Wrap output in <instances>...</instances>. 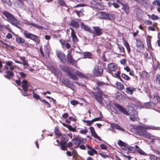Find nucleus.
Wrapping results in <instances>:
<instances>
[{"instance_id":"obj_8","label":"nucleus","mask_w":160,"mask_h":160,"mask_svg":"<svg viewBox=\"0 0 160 160\" xmlns=\"http://www.w3.org/2000/svg\"><path fill=\"white\" fill-rule=\"evenodd\" d=\"M92 28L93 31H92V32L93 34L97 36H100L102 34V30L100 28L98 27H93Z\"/></svg>"},{"instance_id":"obj_49","label":"nucleus","mask_w":160,"mask_h":160,"mask_svg":"<svg viewBox=\"0 0 160 160\" xmlns=\"http://www.w3.org/2000/svg\"><path fill=\"white\" fill-rule=\"evenodd\" d=\"M120 72L119 71H118L117 72L115 73V75L122 82H123V81L121 77H120Z\"/></svg>"},{"instance_id":"obj_19","label":"nucleus","mask_w":160,"mask_h":160,"mask_svg":"<svg viewBox=\"0 0 160 160\" xmlns=\"http://www.w3.org/2000/svg\"><path fill=\"white\" fill-rule=\"evenodd\" d=\"M135 88L131 87H127L126 88V92L128 94L131 95L135 91Z\"/></svg>"},{"instance_id":"obj_20","label":"nucleus","mask_w":160,"mask_h":160,"mask_svg":"<svg viewBox=\"0 0 160 160\" xmlns=\"http://www.w3.org/2000/svg\"><path fill=\"white\" fill-rule=\"evenodd\" d=\"M81 28L86 31H88L90 32H92V29L88 25H85L83 23H81Z\"/></svg>"},{"instance_id":"obj_11","label":"nucleus","mask_w":160,"mask_h":160,"mask_svg":"<svg viewBox=\"0 0 160 160\" xmlns=\"http://www.w3.org/2000/svg\"><path fill=\"white\" fill-rule=\"evenodd\" d=\"M24 23L25 24H26L30 26L31 25L33 27L37 28L39 29H43V27L42 26H40L38 25L35 23L32 22H30L26 20H25L24 22Z\"/></svg>"},{"instance_id":"obj_24","label":"nucleus","mask_w":160,"mask_h":160,"mask_svg":"<svg viewBox=\"0 0 160 160\" xmlns=\"http://www.w3.org/2000/svg\"><path fill=\"white\" fill-rule=\"evenodd\" d=\"M62 82L66 86H68L69 87H70V86L73 85L72 84H71L70 82V81L66 78H64Z\"/></svg>"},{"instance_id":"obj_38","label":"nucleus","mask_w":160,"mask_h":160,"mask_svg":"<svg viewBox=\"0 0 160 160\" xmlns=\"http://www.w3.org/2000/svg\"><path fill=\"white\" fill-rule=\"evenodd\" d=\"M154 99L160 104V97L157 94L154 95Z\"/></svg>"},{"instance_id":"obj_62","label":"nucleus","mask_w":160,"mask_h":160,"mask_svg":"<svg viewBox=\"0 0 160 160\" xmlns=\"http://www.w3.org/2000/svg\"><path fill=\"white\" fill-rule=\"evenodd\" d=\"M88 132V130L87 129H85L83 130H81L79 131V132L82 134H86Z\"/></svg>"},{"instance_id":"obj_54","label":"nucleus","mask_w":160,"mask_h":160,"mask_svg":"<svg viewBox=\"0 0 160 160\" xmlns=\"http://www.w3.org/2000/svg\"><path fill=\"white\" fill-rule=\"evenodd\" d=\"M58 2L62 6L65 7L66 6V4L64 2L63 0H58Z\"/></svg>"},{"instance_id":"obj_1","label":"nucleus","mask_w":160,"mask_h":160,"mask_svg":"<svg viewBox=\"0 0 160 160\" xmlns=\"http://www.w3.org/2000/svg\"><path fill=\"white\" fill-rule=\"evenodd\" d=\"M146 130H160V127H156L152 125H143L137 126L135 128L136 133L140 136H142L148 139H151V142H154L156 140H158V138L153 136L151 134L147 132Z\"/></svg>"},{"instance_id":"obj_3","label":"nucleus","mask_w":160,"mask_h":160,"mask_svg":"<svg viewBox=\"0 0 160 160\" xmlns=\"http://www.w3.org/2000/svg\"><path fill=\"white\" fill-rule=\"evenodd\" d=\"M114 105L120 111L125 115H130L131 116H138V114L136 111L132 107H130V109L131 110V112H129V113L124 108L119 104L116 103L114 104Z\"/></svg>"},{"instance_id":"obj_7","label":"nucleus","mask_w":160,"mask_h":160,"mask_svg":"<svg viewBox=\"0 0 160 160\" xmlns=\"http://www.w3.org/2000/svg\"><path fill=\"white\" fill-rule=\"evenodd\" d=\"M103 72V69L98 65H95L92 70L93 74L97 77H98L102 75Z\"/></svg>"},{"instance_id":"obj_29","label":"nucleus","mask_w":160,"mask_h":160,"mask_svg":"<svg viewBox=\"0 0 160 160\" xmlns=\"http://www.w3.org/2000/svg\"><path fill=\"white\" fill-rule=\"evenodd\" d=\"M136 45L137 47H140L142 48H143L144 44L140 40H138L136 41Z\"/></svg>"},{"instance_id":"obj_61","label":"nucleus","mask_w":160,"mask_h":160,"mask_svg":"<svg viewBox=\"0 0 160 160\" xmlns=\"http://www.w3.org/2000/svg\"><path fill=\"white\" fill-rule=\"evenodd\" d=\"M54 132L56 135L58 136H60L59 131L58 129V128H56L54 130Z\"/></svg>"},{"instance_id":"obj_28","label":"nucleus","mask_w":160,"mask_h":160,"mask_svg":"<svg viewBox=\"0 0 160 160\" xmlns=\"http://www.w3.org/2000/svg\"><path fill=\"white\" fill-rule=\"evenodd\" d=\"M59 67L63 71L67 72V73H68V72H69L70 71L67 67H65L62 65H60Z\"/></svg>"},{"instance_id":"obj_48","label":"nucleus","mask_w":160,"mask_h":160,"mask_svg":"<svg viewBox=\"0 0 160 160\" xmlns=\"http://www.w3.org/2000/svg\"><path fill=\"white\" fill-rule=\"evenodd\" d=\"M76 74L78 76L81 78H84L85 77L84 75H83L81 72L77 71L76 73Z\"/></svg>"},{"instance_id":"obj_23","label":"nucleus","mask_w":160,"mask_h":160,"mask_svg":"<svg viewBox=\"0 0 160 160\" xmlns=\"http://www.w3.org/2000/svg\"><path fill=\"white\" fill-rule=\"evenodd\" d=\"M135 146L136 148L137 149V151L138 153L142 155L145 156L147 155V154L142 150L140 148H139L138 146L136 145Z\"/></svg>"},{"instance_id":"obj_14","label":"nucleus","mask_w":160,"mask_h":160,"mask_svg":"<svg viewBox=\"0 0 160 160\" xmlns=\"http://www.w3.org/2000/svg\"><path fill=\"white\" fill-rule=\"evenodd\" d=\"M22 84L21 85V87L22 88L23 90L24 91H27L29 87V85L27 81L23 80L22 82Z\"/></svg>"},{"instance_id":"obj_39","label":"nucleus","mask_w":160,"mask_h":160,"mask_svg":"<svg viewBox=\"0 0 160 160\" xmlns=\"http://www.w3.org/2000/svg\"><path fill=\"white\" fill-rule=\"evenodd\" d=\"M6 73L9 75L10 77H12L14 76V74L12 71L5 70Z\"/></svg>"},{"instance_id":"obj_55","label":"nucleus","mask_w":160,"mask_h":160,"mask_svg":"<svg viewBox=\"0 0 160 160\" xmlns=\"http://www.w3.org/2000/svg\"><path fill=\"white\" fill-rule=\"evenodd\" d=\"M136 148L135 147H131L129 146H128V150L132 151V152H135V151Z\"/></svg>"},{"instance_id":"obj_2","label":"nucleus","mask_w":160,"mask_h":160,"mask_svg":"<svg viewBox=\"0 0 160 160\" xmlns=\"http://www.w3.org/2000/svg\"><path fill=\"white\" fill-rule=\"evenodd\" d=\"M2 14L6 18L7 21L18 28L19 29L21 28L20 27L18 26L20 23L19 21L16 19L12 14L5 10L2 12Z\"/></svg>"},{"instance_id":"obj_56","label":"nucleus","mask_w":160,"mask_h":160,"mask_svg":"<svg viewBox=\"0 0 160 160\" xmlns=\"http://www.w3.org/2000/svg\"><path fill=\"white\" fill-rule=\"evenodd\" d=\"M33 97L36 99L38 100L40 99V97L38 95L35 93L34 92H33Z\"/></svg>"},{"instance_id":"obj_44","label":"nucleus","mask_w":160,"mask_h":160,"mask_svg":"<svg viewBox=\"0 0 160 160\" xmlns=\"http://www.w3.org/2000/svg\"><path fill=\"white\" fill-rule=\"evenodd\" d=\"M100 115L99 117L96 118H95L92 119L93 122L95 121L100 120L101 118H102V114L101 112H100Z\"/></svg>"},{"instance_id":"obj_41","label":"nucleus","mask_w":160,"mask_h":160,"mask_svg":"<svg viewBox=\"0 0 160 160\" xmlns=\"http://www.w3.org/2000/svg\"><path fill=\"white\" fill-rule=\"evenodd\" d=\"M64 126L66 127H67L70 130H71L73 132H74L76 130V129L72 127L71 125L69 126L68 125L65 124Z\"/></svg>"},{"instance_id":"obj_64","label":"nucleus","mask_w":160,"mask_h":160,"mask_svg":"<svg viewBox=\"0 0 160 160\" xmlns=\"http://www.w3.org/2000/svg\"><path fill=\"white\" fill-rule=\"evenodd\" d=\"M158 39L157 40V42L158 44V45L159 46H160V33H158Z\"/></svg>"},{"instance_id":"obj_9","label":"nucleus","mask_w":160,"mask_h":160,"mask_svg":"<svg viewBox=\"0 0 160 160\" xmlns=\"http://www.w3.org/2000/svg\"><path fill=\"white\" fill-rule=\"evenodd\" d=\"M12 61H8L5 63L6 64L4 66V69L5 70L12 71L15 68V66L12 65Z\"/></svg>"},{"instance_id":"obj_12","label":"nucleus","mask_w":160,"mask_h":160,"mask_svg":"<svg viewBox=\"0 0 160 160\" xmlns=\"http://www.w3.org/2000/svg\"><path fill=\"white\" fill-rule=\"evenodd\" d=\"M77 52L81 55V58H90L92 56V54L89 52H82L77 51Z\"/></svg>"},{"instance_id":"obj_30","label":"nucleus","mask_w":160,"mask_h":160,"mask_svg":"<svg viewBox=\"0 0 160 160\" xmlns=\"http://www.w3.org/2000/svg\"><path fill=\"white\" fill-rule=\"evenodd\" d=\"M17 42L19 44L23 43L25 42V40L21 38L18 37L16 38Z\"/></svg>"},{"instance_id":"obj_51","label":"nucleus","mask_w":160,"mask_h":160,"mask_svg":"<svg viewBox=\"0 0 160 160\" xmlns=\"http://www.w3.org/2000/svg\"><path fill=\"white\" fill-rule=\"evenodd\" d=\"M138 116L129 117V119L131 121L134 122L137 120Z\"/></svg>"},{"instance_id":"obj_6","label":"nucleus","mask_w":160,"mask_h":160,"mask_svg":"<svg viewBox=\"0 0 160 160\" xmlns=\"http://www.w3.org/2000/svg\"><path fill=\"white\" fill-rule=\"evenodd\" d=\"M23 34L27 38L30 39L34 41L38 42V38L37 36L32 34L27 30L24 31Z\"/></svg>"},{"instance_id":"obj_53","label":"nucleus","mask_w":160,"mask_h":160,"mask_svg":"<svg viewBox=\"0 0 160 160\" xmlns=\"http://www.w3.org/2000/svg\"><path fill=\"white\" fill-rule=\"evenodd\" d=\"M151 18L152 20H157L159 19V18L157 15H155L154 14H152L151 15Z\"/></svg>"},{"instance_id":"obj_25","label":"nucleus","mask_w":160,"mask_h":160,"mask_svg":"<svg viewBox=\"0 0 160 160\" xmlns=\"http://www.w3.org/2000/svg\"><path fill=\"white\" fill-rule=\"evenodd\" d=\"M68 74L70 78L73 80H76L78 78V76H77L75 74L71 72L70 71L68 72Z\"/></svg>"},{"instance_id":"obj_21","label":"nucleus","mask_w":160,"mask_h":160,"mask_svg":"<svg viewBox=\"0 0 160 160\" xmlns=\"http://www.w3.org/2000/svg\"><path fill=\"white\" fill-rule=\"evenodd\" d=\"M115 17L113 14L107 12L105 19L112 20L114 19Z\"/></svg>"},{"instance_id":"obj_60","label":"nucleus","mask_w":160,"mask_h":160,"mask_svg":"<svg viewBox=\"0 0 160 160\" xmlns=\"http://www.w3.org/2000/svg\"><path fill=\"white\" fill-rule=\"evenodd\" d=\"M60 147L61 149L63 150H66L67 148V146L66 144H60Z\"/></svg>"},{"instance_id":"obj_50","label":"nucleus","mask_w":160,"mask_h":160,"mask_svg":"<svg viewBox=\"0 0 160 160\" xmlns=\"http://www.w3.org/2000/svg\"><path fill=\"white\" fill-rule=\"evenodd\" d=\"M2 2L9 6L11 5V2L10 0H2Z\"/></svg>"},{"instance_id":"obj_32","label":"nucleus","mask_w":160,"mask_h":160,"mask_svg":"<svg viewBox=\"0 0 160 160\" xmlns=\"http://www.w3.org/2000/svg\"><path fill=\"white\" fill-rule=\"evenodd\" d=\"M124 45L126 47L128 53H129L130 52L131 49L129 43L125 41L124 42Z\"/></svg>"},{"instance_id":"obj_16","label":"nucleus","mask_w":160,"mask_h":160,"mask_svg":"<svg viewBox=\"0 0 160 160\" xmlns=\"http://www.w3.org/2000/svg\"><path fill=\"white\" fill-rule=\"evenodd\" d=\"M89 129L92 135L95 138H97L100 140H101L100 138L98 135L96 133L93 127H91L89 128Z\"/></svg>"},{"instance_id":"obj_36","label":"nucleus","mask_w":160,"mask_h":160,"mask_svg":"<svg viewBox=\"0 0 160 160\" xmlns=\"http://www.w3.org/2000/svg\"><path fill=\"white\" fill-rule=\"evenodd\" d=\"M116 85L118 88L120 90H122L124 88V85L120 82H117Z\"/></svg>"},{"instance_id":"obj_45","label":"nucleus","mask_w":160,"mask_h":160,"mask_svg":"<svg viewBox=\"0 0 160 160\" xmlns=\"http://www.w3.org/2000/svg\"><path fill=\"white\" fill-rule=\"evenodd\" d=\"M83 122H86L87 124V126H90L93 123V122L92 120H83Z\"/></svg>"},{"instance_id":"obj_63","label":"nucleus","mask_w":160,"mask_h":160,"mask_svg":"<svg viewBox=\"0 0 160 160\" xmlns=\"http://www.w3.org/2000/svg\"><path fill=\"white\" fill-rule=\"evenodd\" d=\"M156 158V156L153 155H151L149 158V159L151 160H155V159Z\"/></svg>"},{"instance_id":"obj_59","label":"nucleus","mask_w":160,"mask_h":160,"mask_svg":"<svg viewBox=\"0 0 160 160\" xmlns=\"http://www.w3.org/2000/svg\"><path fill=\"white\" fill-rule=\"evenodd\" d=\"M70 103L73 105H75L78 104V102L77 101L74 100H72L70 102Z\"/></svg>"},{"instance_id":"obj_31","label":"nucleus","mask_w":160,"mask_h":160,"mask_svg":"<svg viewBox=\"0 0 160 160\" xmlns=\"http://www.w3.org/2000/svg\"><path fill=\"white\" fill-rule=\"evenodd\" d=\"M88 153L90 155H93L94 153L97 154V151L94 149L92 148L88 151Z\"/></svg>"},{"instance_id":"obj_17","label":"nucleus","mask_w":160,"mask_h":160,"mask_svg":"<svg viewBox=\"0 0 160 160\" xmlns=\"http://www.w3.org/2000/svg\"><path fill=\"white\" fill-rule=\"evenodd\" d=\"M70 29L71 30V34L73 41L74 42H77L78 41V40L75 34V33L74 29L73 28H70Z\"/></svg>"},{"instance_id":"obj_40","label":"nucleus","mask_w":160,"mask_h":160,"mask_svg":"<svg viewBox=\"0 0 160 160\" xmlns=\"http://www.w3.org/2000/svg\"><path fill=\"white\" fill-rule=\"evenodd\" d=\"M121 77L122 78L126 80H129L130 79V78L126 74L122 73L121 74Z\"/></svg>"},{"instance_id":"obj_46","label":"nucleus","mask_w":160,"mask_h":160,"mask_svg":"<svg viewBox=\"0 0 160 160\" xmlns=\"http://www.w3.org/2000/svg\"><path fill=\"white\" fill-rule=\"evenodd\" d=\"M114 127L116 129H118V130H119L120 131H124V129L123 128H122L120 126H119L118 125L115 124L114 125Z\"/></svg>"},{"instance_id":"obj_35","label":"nucleus","mask_w":160,"mask_h":160,"mask_svg":"<svg viewBox=\"0 0 160 160\" xmlns=\"http://www.w3.org/2000/svg\"><path fill=\"white\" fill-rule=\"evenodd\" d=\"M68 141V139L65 137H63L62 138L60 144H66L67 142Z\"/></svg>"},{"instance_id":"obj_52","label":"nucleus","mask_w":160,"mask_h":160,"mask_svg":"<svg viewBox=\"0 0 160 160\" xmlns=\"http://www.w3.org/2000/svg\"><path fill=\"white\" fill-rule=\"evenodd\" d=\"M118 144L119 146H120L122 147V146H124V145H125L126 143L125 142H123L122 141L120 140H119L118 142Z\"/></svg>"},{"instance_id":"obj_34","label":"nucleus","mask_w":160,"mask_h":160,"mask_svg":"<svg viewBox=\"0 0 160 160\" xmlns=\"http://www.w3.org/2000/svg\"><path fill=\"white\" fill-rule=\"evenodd\" d=\"M107 12H100L98 13V15H100V18H101L105 19Z\"/></svg>"},{"instance_id":"obj_22","label":"nucleus","mask_w":160,"mask_h":160,"mask_svg":"<svg viewBox=\"0 0 160 160\" xmlns=\"http://www.w3.org/2000/svg\"><path fill=\"white\" fill-rule=\"evenodd\" d=\"M96 82L98 88L105 87L107 85L106 83L102 81H98Z\"/></svg>"},{"instance_id":"obj_13","label":"nucleus","mask_w":160,"mask_h":160,"mask_svg":"<svg viewBox=\"0 0 160 160\" xmlns=\"http://www.w3.org/2000/svg\"><path fill=\"white\" fill-rule=\"evenodd\" d=\"M72 140L75 142H73L74 145H75V148H78L80 144L81 143V138L79 137H78L74 138Z\"/></svg>"},{"instance_id":"obj_18","label":"nucleus","mask_w":160,"mask_h":160,"mask_svg":"<svg viewBox=\"0 0 160 160\" xmlns=\"http://www.w3.org/2000/svg\"><path fill=\"white\" fill-rule=\"evenodd\" d=\"M122 9L127 14H128L129 13V7L128 4L126 3L122 4Z\"/></svg>"},{"instance_id":"obj_27","label":"nucleus","mask_w":160,"mask_h":160,"mask_svg":"<svg viewBox=\"0 0 160 160\" xmlns=\"http://www.w3.org/2000/svg\"><path fill=\"white\" fill-rule=\"evenodd\" d=\"M145 105L148 108H153L155 105V104L152 102H146L145 103Z\"/></svg>"},{"instance_id":"obj_58","label":"nucleus","mask_w":160,"mask_h":160,"mask_svg":"<svg viewBox=\"0 0 160 160\" xmlns=\"http://www.w3.org/2000/svg\"><path fill=\"white\" fill-rule=\"evenodd\" d=\"M118 48L120 52H124V48L122 47V46H119L118 44Z\"/></svg>"},{"instance_id":"obj_42","label":"nucleus","mask_w":160,"mask_h":160,"mask_svg":"<svg viewBox=\"0 0 160 160\" xmlns=\"http://www.w3.org/2000/svg\"><path fill=\"white\" fill-rule=\"evenodd\" d=\"M147 43L148 47L150 48L151 47V40L150 38L148 37L147 38Z\"/></svg>"},{"instance_id":"obj_37","label":"nucleus","mask_w":160,"mask_h":160,"mask_svg":"<svg viewBox=\"0 0 160 160\" xmlns=\"http://www.w3.org/2000/svg\"><path fill=\"white\" fill-rule=\"evenodd\" d=\"M68 62H69L70 64L74 65L76 67V62L72 58L70 59L67 60Z\"/></svg>"},{"instance_id":"obj_26","label":"nucleus","mask_w":160,"mask_h":160,"mask_svg":"<svg viewBox=\"0 0 160 160\" xmlns=\"http://www.w3.org/2000/svg\"><path fill=\"white\" fill-rule=\"evenodd\" d=\"M70 24L71 26L75 28H78L79 26L78 22L74 20H72L71 21Z\"/></svg>"},{"instance_id":"obj_10","label":"nucleus","mask_w":160,"mask_h":160,"mask_svg":"<svg viewBox=\"0 0 160 160\" xmlns=\"http://www.w3.org/2000/svg\"><path fill=\"white\" fill-rule=\"evenodd\" d=\"M56 53L58 57L62 62H66V56L62 52L57 50L56 51Z\"/></svg>"},{"instance_id":"obj_33","label":"nucleus","mask_w":160,"mask_h":160,"mask_svg":"<svg viewBox=\"0 0 160 160\" xmlns=\"http://www.w3.org/2000/svg\"><path fill=\"white\" fill-rule=\"evenodd\" d=\"M150 75L148 73L145 71H143L142 72L141 76L142 78H148Z\"/></svg>"},{"instance_id":"obj_47","label":"nucleus","mask_w":160,"mask_h":160,"mask_svg":"<svg viewBox=\"0 0 160 160\" xmlns=\"http://www.w3.org/2000/svg\"><path fill=\"white\" fill-rule=\"evenodd\" d=\"M152 4L154 6L157 5L158 7H160V1L158 0H154Z\"/></svg>"},{"instance_id":"obj_5","label":"nucleus","mask_w":160,"mask_h":160,"mask_svg":"<svg viewBox=\"0 0 160 160\" xmlns=\"http://www.w3.org/2000/svg\"><path fill=\"white\" fill-rule=\"evenodd\" d=\"M91 7L94 9L102 10L104 9V6L98 2H96L95 0H92L90 2Z\"/></svg>"},{"instance_id":"obj_15","label":"nucleus","mask_w":160,"mask_h":160,"mask_svg":"<svg viewBox=\"0 0 160 160\" xmlns=\"http://www.w3.org/2000/svg\"><path fill=\"white\" fill-rule=\"evenodd\" d=\"M108 68L109 69L113 71H115L118 69L117 66L113 63L108 64Z\"/></svg>"},{"instance_id":"obj_43","label":"nucleus","mask_w":160,"mask_h":160,"mask_svg":"<svg viewBox=\"0 0 160 160\" xmlns=\"http://www.w3.org/2000/svg\"><path fill=\"white\" fill-rule=\"evenodd\" d=\"M156 81L159 85H160V74H158L156 77Z\"/></svg>"},{"instance_id":"obj_4","label":"nucleus","mask_w":160,"mask_h":160,"mask_svg":"<svg viewBox=\"0 0 160 160\" xmlns=\"http://www.w3.org/2000/svg\"><path fill=\"white\" fill-rule=\"evenodd\" d=\"M92 94L94 96L97 102L101 105L103 104V101L102 99L103 92L99 88L96 92H92Z\"/></svg>"},{"instance_id":"obj_57","label":"nucleus","mask_w":160,"mask_h":160,"mask_svg":"<svg viewBox=\"0 0 160 160\" xmlns=\"http://www.w3.org/2000/svg\"><path fill=\"white\" fill-rule=\"evenodd\" d=\"M4 27L6 29H7L9 32L12 33V31L10 28V26L9 24H7L6 25H4Z\"/></svg>"}]
</instances>
